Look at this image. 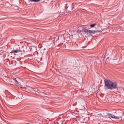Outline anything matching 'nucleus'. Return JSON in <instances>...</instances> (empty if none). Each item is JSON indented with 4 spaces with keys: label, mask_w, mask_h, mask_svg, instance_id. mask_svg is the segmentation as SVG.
Segmentation results:
<instances>
[{
    "label": "nucleus",
    "mask_w": 124,
    "mask_h": 124,
    "mask_svg": "<svg viewBox=\"0 0 124 124\" xmlns=\"http://www.w3.org/2000/svg\"><path fill=\"white\" fill-rule=\"evenodd\" d=\"M104 81L105 82V88L107 90H114L117 89L118 85H117L116 82H112L107 78H105Z\"/></svg>",
    "instance_id": "obj_1"
},
{
    "label": "nucleus",
    "mask_w": 124,
    "mask_h": 124,
    "mask_svg": "<svg viewBox=\"0 0 124 124\" xmlns=\"http://www.w3.org/2000/svg\"><path fill=\"white\" fill-rule=\"evenodd\" d=\"M85 34H87L88 35H90L91 34H94L96 32H99V31H91L89 29H86L84 31Z\"/></svg>",
    "instance_id": "obj_2"
},
{
    "label": "nucleus",
    "mask_w": 124,
    "mask_h": 124,
    "mask_svg": "<svg viewBox=\"0 0 124 124\" xmlns=\"http://www.w3.org/2000/svg\"><path fill=\"white\" fill-rule=\"evenodd\" d=\"M107 115L109 117V118H111L112 119H120L119 116H116L114 115V114H112L110 113H108Z\"/></svg>",
    "instance_id": "obj_3"
},
{
    "label": "nucleus",
    "mask_w": 124,
    "mask_h": 124,
    "mask_svg": "<svg viewBox=\"0 0 124 124\" xmlns=\"http://www.w3.org/2000/svg\"><path fill=\"white\" fill-rule=\"evenodd\" d=\"M14 80L16 86H17L18 87H19V88H23V85H21L20 83H19L18 79H17L16 78H14Z\"/></svg>",
    "instance_id": "obj_4"
},
{
    "label": "nucleus",
    "mask_w": 124,
    "mask_h": 124,
    "mask_svg": "<svg viewBox=\"0 0 124 124\" xmlns=\"http://www.w3.org/2000/svg\"><path fill=\"white\" fill-rule=\"evenodd\" d=\"M19 49L17 48L16 50H13L12 51V53H16V54H17V53H19Z\"/></svg>",
    "instance_id": "obj_5"
},
{
    "label": "nucleus",
    "mask_w": 124,
    "mask_h": 124,
    "mask_svg": "<svg viewBox=\"0 0 124 124\" xmlns=\"http://www.w3.org/2000/svg\"><path fill=\"white\" fill-rule=\"evenodd\" d=\"M29 1H31L32 2H38L41 0H28Z\"/></svg>",
    "instance_id": "obj_6"
},
{
    "label": "nucleus",
    "mask_w": 124,
    "mask_h": 124,
    "mask_svg": "<svg viewBox=\"0 0 124 124\" xmlns=\"http://www.w3.org/2000/svg\"><path fill=\"white\" fill-rule=\"evenodd\" d=\"M94 26H95V23L90 25V27H91L92 28H93V27H94Z\"/></svg>",
    "instance_id": "obj_7"
},
{
    "label": "nucleus",
    "mask_w": 124,
    "mask_h": 124,
    "mask_svg": "<svg viewBox=\"0 0 124 124\" xmlns=\"http://www.w3.org/2000/svg\"><path fill=\"white\" fill-rule=\"evenodd\" d=\"M18 53H22V51H21V50H20V49H19Z\"/></svg>",
    "instance_id": "obj_8"
},
{
    "label": "nucleus",
    "mask_w": 124,
    "mask_h": 124,
    "mask_svg": "<svg viewBox=\"0 0 124 124\" xmlns=\"http://www.w3.org/2000/svg\"><path fill=\"white\" fill-rule=\"evenodd\" d=\"M27 92H30V90H28V91H27Z\"/></svg>",
    "instance_id": "obj_9"
}]
</instances>
